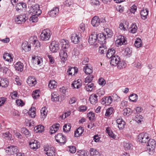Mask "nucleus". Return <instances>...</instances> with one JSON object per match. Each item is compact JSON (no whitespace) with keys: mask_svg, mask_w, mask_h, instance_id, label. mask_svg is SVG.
Wrapping results in <instances>:
<instances>
[{"mask_svg":"<svg viewBox=\"0 0 156 156\" xmlns=\"http://www.w3.org/2000/svg\"><path fill=\"white\" fill-rule=\"evenodd\" d=\"M50 31L48 29L43 30L40 35V39L43 41H48L50 39L51 36Z\"/></svg>","mask_w":156,"mask_h":156,"instance_id":"1","label":"nucleus"},{"mask_svg":"<svg viewBox=\"0 0 156 156\" xmlns=\"http://www.w3.org/2000/svg\"><path fill=\"white\" fill-rule=\"evenodd\" d=\"M44 151L47 152L46 154L48 156H55V150L52 146L45 144L44 146Z\"/></svg>","mask_w":156,"mask_h":156,"instance_id":"2","label":"nucleus"},{"mask_svg":"<svg viewBox=\"0 0 156 156\" xmlns=\"http://www.w3.org/2000/svg\"><path fill=\"white\" fill-rule=\"evenodd\" d=\"M105 21V20L102 18H100L97 16H94L91 20V23L94 27H97L102 23H103Z\"/></svg>","mask_w":156,"mask_h":156,"instance_id":"3","label":"nucleus"},{"mask_svg":"<svg viewBox=\"0 0 156 156\" xmlns=\"http://www.w3.org/2000/svg\"><path fill=\"white\" fill-rule=\"evenodd\" d=\"M156 145L155 141L152 139H150L147 144L146 146L147 150L150 152H153Z\"/></svg>","mask_w":156,"mask_h":156,"instance_id":"4","label":"nucleus"},{"mask_svg":"<svg viewBox=\"0 0 156 156\" xmlns=\"http://www.w3.org/2000/svg\"><path fill=\"white\" fill-rule=\"evenodd\" d=\"M127 41L124 36L119 35L117 37V39L115 41V44L118 47L122 45H126Z\"/></svg>","mask_w":156,"mask_h":156,"instance_id":"5","label":"nucleus"},{"mask_svg":"<svg viewBox=\"0 0 156 156\" xmlns=\"http://www.w3.org/2000/svg\"><path fill=\"white\" fill-rule=\"evenodd\" d=\"M149 138L147 134L142 133L138 136V140L139 142L142 143H145L149 140Z\"/></svg>","mask_w":156,"mask_h":156,"instance_id":"6","label":"nucleus"},{"mask_svg":"<svg viewBox=\"0 0 156 156\" xmlns=\"http://www.w3.org/2000/svg\"><path fill=\"white\" fill-rule=\"evenodd\" d=\"M30 13H32V14L37 15L39 16L41 13V11L40 9L39 6L38 5L36 4L33 6H31L30 10Z\"/></svg>","mask_w":156,"mask_h":156,"instance_id":"7","label":"nucleus"},{"mask_svg":"<svg viewBox=\"0 0 156 156\" xmlns=\"http://www.w3.org/2000/svg\"><path fill=\"white\" fill-rule=\"evenodd\" d=\"M29 144L30 148L34 151H36L40 147L39 142L37 140H32Z\"/></svg>","mask_w":156,"mask_h":156,"instance_id":"8","label":"nucleus"},{"mask_svg":"<svg viewBox=\"0 0 156 156\" xmlns=\"http://www.w3.org/2000/svg\"><path fill=\"white\" fill-rule=\"evenodd\" d=\"M18 150V147H17L12 146H9L5 149V152L8 155L16 154Z\"/></svg>","mask_w":156,"mask_h":156,"instance_id":"9","label":"nucleus"},{"mask_svg":"<svg viewBox=\"0 0 156 156\" xmlns=\"http://www.w3.org/2000/svg\"><path fill=\"white\" fill-rule=\"evenodd\" d=\"M55 137L56 141L60 143L64 144L66 142V137L61 133L58 134L55 136Z\"/></svg>","mask_w":156,"mask_h":156,"instance_id":"10","label":"nucleus"},{"mask_svg":"<svg viewBox=\"0 0 156 156\" xmlns=\"http://www.w3.org/2000/svg\"><path fill=\"white\" fill-rule=\"evenodd\" d=\"M50 51L52 52H56L59 49L58 43L56 41H53L49 46Z\"/></svg>","mask_w":156,"mask_h":156,"instance_id":"11","label":"nucleus"},{"mask_svg":"<svg viewBox=\"0 0 156 156\" xmlns=\"http://www.w3.org/2000/svg\"><path fill=\"white\" fill-rule=\"evenodd\" d=\"M62 49L69 51L70 50V45L68 40L64 39L62 40L61 41Z\"/></svg>","mask_w":156,"mask_h":156,"instance_id":"12","label":"nucleus"},{"mask_svg":"<svg viewBox=\"0 0 156 156\" xmlns=\"http://www.w3.org/2000/svg\"><path fill=\"white\" fill-rule=\"evenodd\" d=\"M27 18L26 17L25 14L20 15L18 16L15 18V21L17 24H21L24 23Z\"/></svg>","mask_w":156,"mask_h":156,"instance_id":"13","label":"nucleus"},{"mask_svg":"<svg viewBox=\"0 0 156 156\" xmlns=\"http://www.w3.org/2000/svg\"><path fill=\"white\" fill-rule=\"evenodd\" d=\"M112 98L111 96L104 97L101 100V104L104 105H109L112 103Z\"/></svg>","mask_w":156,"mask_h":156,"instance_id":"14","label":"nucleus"},{"mask_svg":"<svg viewBox=\"0 0 156 156\" xmlns=\"http://www.w3.org/2000/svg\"><path fill=\"white\" fill-rule=\"evenodd\" d=\"M59 9L58 7H55L48 12V15L52 17H55L59 13Z\"/></svg>","mask_w":156,"mask_h":156,"instance_id":"15","label":"nucleus"},{"mask_svg":"<svg viewBox=\"0 0 156 156\" xmlns=\"http://www.w3.org/2000/svg\"><path fill=\"white\" fill-rule=\"evenodd\" d=\"M97 36V34L95 33L92 34L89 36L88 42L90 45H92L96 43L97 41L98 40V38Z\"/></svg>","mask_w":156,"mask_h":156,"instance_id":"16","label":"nucleus"},{"mask_svg":"<svg viewBox=\"0 0 156 156\" xmlns=\"http://www.w3.org/2000/svg\"><path fill=\"white\" fill-rule=\"evenodd\" d=\"M28 84L30 87L34 86L37 83V81L36 79L34 76H29L27 81Z\"/></svg>","mask_w":156,"mask_h":156,"instance_id":"17","label":"nucleus"},{"mask_svg":"<svg viewBox=\"0 0 156 156\" xmlns=\"http://www.w3.org/2000/svg\"><path fill=\"white\" fill-rule=\"evenodd\" d=\"M110 64L113 66H116L117 65L118 62L120 60V58L118 56L114 55L111 58Z\"/></svg>","mask_w":156,"mask_h":156,"instance_id":"18","label":"nucleus"},{"mask_svg":"<svg viewBox=\"0 0 156 156\" xmlns=\"http://www.w3.org/2000/svg\"><path fill=\"white\" fill-rule=\"evenodd\" d=\"M82 86L81 80L80 79H78L77 80L74 81L71 84V87L73 89H79Z\"/></svg>","mask_w":156,"mask_h":156,"instance_id":"19","label":"nucleus"},{"mask_svg":"<svg viewBox=\"0 0 156 156\" xmlns=\"http://www.w3.org/2000/svg\"><path fill=\"white\" fill-rule=\"evenodd\" d=\"M97 35L98 38L97 39L98 41L101 42L102 44L105 43V40L107 38L106 35H105L103 33H99L97 34Z\"/></svg>","mask_w":156,"mask_h":156,"instance_id":"20","label":"nucleus"},{"mask_svg":"<svg viewBox=\"0 0 156 156\" xmlns=\"http://www.w3.org/2000/svg\"><path fill=\"white\" fill-rule=\"evenodd\" d=\"M66 51L61 49L59 53V55L61 59L63 62L66 61L67 59V54Z\"/></svg>","mask_w":156,"mask_h":156,"instance_id":"21","label":"nucleus"},{"mask_svg":"<svg viewBox=\"0 0 156 156\" xmlns=\"http://www.w3.org/2000/svg\"><path fill=\"white\" fill-rule=\"evenodd\" d=\"M80 36L76 34H72L71 37L72 42L76 44L78 43L80 40Z\"/></svg>","mask_w":156,"mask_h":156,"instance_id":"22","label":"nucleus"},{"mask_svg":"<svg viewBox=\"0 0 156 156\" xmlns=\"http://www.w3.org/2000/svg\"><path fill=\"white\" fill-rule=\"evenodd\" d=\"M3 58L5 61L11 62L13 61V58L11 54L7 52L5 53L3 55Z\"/></svg>","mask_w":156,"mask_h":156,"instance_id":"23","label":"nucleus"},{"mask_svg":"<svg viewBox=\"0 0 156 156\" xmlns=\"http://www.w3.org/2000/svg\"><path fill=\"white\" fill-rule=\"evenodd\" d=\"M15 67L16 70L20 72L23 71L24 66L23 63L20 62H16L15 64Z\"/></svg>","mask_w":156,"mask_h":156,"instance_id":"24","label":"nucleus"},{"mask_svg":"<svg viewBox=\"0 0 156 156\" xmlns=\"http://www.w3.org/2000/svg\"><path fill=\"white\" fill-rule=\"evenodd\" d=\"M29 41L31 44L35 45V47L40 46V44L36 37H31L29 39Z\"/></svg>","mask_w":156,"mask_h":156,"instance_id":"25","label":"nucleus"},{"mask_svg":"<svg viewBox=\"0 0 156 156\" xmlns=\"http://www.w3.org/2000/svg\"><path fill=\"white\" fill-rule=\"evenodd\" d=\"M98 97V96L96 94H92L90 96L89 100L91 104L95 105L97 102Z\"/></svg>","mask_w":156,"mask_h":156,"instance_id":"26","label":"nucleus"},{"mask_svg":"<svg viewBox=\"0 0 156 156\" xmlns=\"http://www.w3.org/2000/svg\"><path fill=\"white\" fill-rule=\"evenodd\" d=\"M26 7V4L25 3L21 2L17 4L16 9V11H19L22 10L23 9H25Z\"/></svg>","mask_w":156,"mask_h":156,"instance_id":"27","label":"nucleus"},{"mask_svg":"<svg viewBox=\"0 0 156 156\" xmlns=\"http://www.w3.org/2000/svg\"><path fill=\"white\" fill-rule=\"evenodd\" d=\"M9 84V81L7 79L0 78V86L5 88L8 86Z\"/></svg>","mask_w":156,"mask_h":156,"instance_id":"28","label":"nucleus"},{"mask_svg":"<svg viewBox=\"0 0 156 156\" xmlns=\"http://www.w3.org/2000/svg\"><path fill=\"white\" fill-rule=\"evenodd\" d=\"M115 51L113 48L109 49L106 54L107 57L109 58L113 57L115 54Z\"/></svg>","mask_w":156,"mask_h":156,"instance_id":"29","label":"nucleus"},{"mask_svg":"<svg viewBox=\"0 0 156 156\" xmlns=\"http://www.w3.org/2000/svg\"><path fill=\"white\" fill-rule=\"evenodd\" d=\"M59 95L56 92L52 93L51 95V100L53 102L59 101Z\"/></svg>","mask_w":156,"mask_h":156,"instance_id":"30","label":"nucleus"},{"mask_svg":"<svg viewBox=\"0 0 156 156\" xmlns=\"http://www.w3.org/2000/svg\"><path fill=\"white\" fill-rule=\"evenodd\" d=\"M84 129L83 127H79L75 132L74 136L75 137H78L83 133Z\"/></svg>","mask_w":156,"mask_h":156,"instance_id":"31","label":"nucleus"},{"mask_svg":"<svg viewBox=\"0 0 156 156\" xmlns=\"http://www.w3.org/2000/svg\"><path fill=\"white\" fill-rule=\"evenodd\" d=\"M57 86V83L55 80H51L49 81L48 87L51 89L56 88Z\"/></svg>","mask_w":156,"mask_h":156,"instance_id":"32","label":"nucleus"},{"mask_svg":"<svg viewBox=\"0 0 156 156\" xmlns=\"http://www.w3.org/2000/svg\"><path fill=\"white\" fill-rule=\"evenodd\" d=\"M104 34L107 37V38L111 37L113 35L112 31L109 28H106L105 29Z\"/></svg>","mask_w":156,"mask_h":156,"instance_id":"33","label":"nucleus"},{"mask_svg":"<svg viewBox=\"0 0 156 156\" xmlns=\"http://www.w3.org/2000/svg\"><path fill=\"white\" fill-rule=\"evenodd\" d=\"M148 11L147 9L142 10L140 12V15L141 18L144 20H145L147 18L148 14Z\"/></svg>","mask_w":156,"mask_h":156,"instance_id":"34","label":"nucleus"},{"mask_svg":"<svg viewBox=\"0 0 156 156\" xmlns=\"http://www.w3.org/2000/svg\"><path fill=\"white\" fill-rule=\"evenodd\" d=\"M34 131L36 133H41L44 130V126L42 125H39L34 127Z\"/></svg>","mask_w":156,"mask_h":156,"instance_id":"35","label":"nucleus"},{"mask_svg":"<svg viewBox=\"0 0 156 156\" xmlns=\"http://www.w3.org/2000/svg\"><path fill=\"white\" fill-rule=\"evenodd\" d=\"M41 118L44 119L47 114V110L45 107H43L41 110Z\"/></svg>","mask_w":156,"mask_h":156,"instance_id":"36","label":"nucleus"},{"mask_svg":"<svg viewBox=\"0 0 156 156\" xmlns=\"http://www.w3.org/2000/svg\"><path fill=\"white\" fill-rule=\"evenodd\" d=\"M78 69L76 67L74 68L70 67L69 68L67 71V73L69 75H72V73L70 72V71H74V74L78 72Z\"/></svg>","mask_w":156,"mask_h":156,"instance_id":"37","label":"nucleus"},{"mask_svg":"<svg viewBox=\"0 0 156 156\" xmlns=\"http://www.w3.org/2000/svg\"><path fill=\"white\" fill-rule=\"evenodd\" d=\"M90 151L91 156H100L99 152L95 149L91 148Z\"/></svg>","mask_w":156,"mask_h":156,"instance_id":"38","label":"nucleus"},{"mask_svg":"<svg viewBox=\"0 0 156 156\" xmlns=\"http://www.w3.org/2000/svg\"><path fill=\"white\" fill-rule=\"evenodd\" d=\"M106 133L108 134L109 136L114 139H115L116 138V136L115 135L113 132L111 130L110 128L108 127L106 129Z\"/></svg>","mask_w":156,"mask_h":156,"instance_id":"39","label":"nucleus"},{"mask_svg":"<svg viewBox=\"0 0 156 156\" xmlns=\"http://www.w3.org/2000/svg\"><path fill=\"white\" fill-rule=\"evenodd\" d=\"M124 147L125 150H129L133 148V146L130 142H128L124 143Z\"/></svg>","mask_w":156,"mask_h":156,"instance_id":"40","label":"nucleus"},{"mask_svg":"<svg viewBox=\"0 0 156 156\" xmlns=\"http://www.w3.org/2000/svg\"><path fill=\"white\" fill-rule=\"evenodd\" d=\"M21 133L24 134L27 137H29L30 136V134L29 131L26 128H22L21 129Z\"/></svg>","mask_w":156,"mask_h":156,"instance_id":"41","label":"nucleus"},{"mask_svg":"<svg viewBox=\"0 0 156 156\" xmlns=\"http://www.w3.org/2000/svg\"><path fill=\"white\" fill-rule=\"evenodd\" d=\"M117 66L118 69H121L125 68L126 66V64L124 61H121L120 60L118 63Z\"/></svg>","mask_w":156,"mask_h":156,"instance_id":"42","label":"nucleus"},{"mask_svg":"<svg viewBox=\"0 0 156 156\" xmlns=\"http://www.w3.org/2000/svg\"><path fill=\"white\" fill-rule=\"evenodd\" d=\"M83 70L85 73L87 75H90L93 72V70L87 65H85L83 68Z\"/></svg>","mask_w":156,"mask_h":156,"instance_id":"43","label":"nucleus"},{"mask_svg":"<svg viewBox=\"0 0 156 156\" xmlns=\"http://www.w3.org/2000/svg\"><path fill=\"white\" fill-rule=\"evenodd\" d=\"M138 99V96L136 94H132L129 96V100L133 102H136Z\"/></svg>","mask_w":156,"mask_h":156,"instance_id":"44","label":"nucleus"},{"mask_svg":"<svg viewBox=\"0 0 156 156\" xmlns=\"http://www.w3.org/2000/svg\"><path fill=\"white\" fill-rule=\"evenodd\" d=\"M114 109L112 107H110L106 110L105 115L107 117L110 116L114 112Z\"/></svg>","mask_w":156,"mask_h":156,"instance_id":"45","label":"nucleus"},{"mask_svg":"<svg viewBox=\"0 0 156 156\" xmlns=\"http://www.w3.org/2000/svg\"><path fill=\"white\" fill-rule=\"evenodd\" d=\"M22 48L26 51H28L30 50L31 46L29 44L28 45L27 42H24L22 45Z\"/></svg>","mask_w":156,"mask_h":156,"instance_id":"46","label":"nucleus"},{"mask_svg":"<svg viewBox=\"0 0 156 156\" xmlns=\"http://www.w3.org/2000/svg\"><path fill=\"white\" fill-rule=\"evenodd\" d=\"M131 109L129 108H125L123 110V114L124 116H128L132 113Z\"/></svg>","mask_w":156,"mask_h":156,"instance_id":"47","label":"nucleus"},{"mask_svg":"<svg viewBox=\"0 0 156 156\" xmlns=\"http://www.w3.org/2000/svg\"><path fill=\"white\" fill-rule=\"evenodd\" d=\"M119 27L121 30H126L128 28V25L127 24L126 22L125 21L123 23H121Z\"/></svg>","mask_w":156,"mask_h":156,"instance_id":"48","label":"nucleus"},{"mask_svg":"<svg viewBox=\"0 0 156 156\" xmlns=\"http://www.w3.org/2000/svg\"><path fill=\"white\" fill-rule=\"evenodd\" d=\"M32 58L34 60L35 63H37L38 65H41L43 62L42 58L41 57H36L35 58L33 57Z\"/></svg>","mask_w":156,"mask_h":156,"instance_id":"49","label":"nucleus"},{"mask_svg":"<svg viewBox=\"0 0 156 156\" xmlns=\"http://www.w3.org/2000/svg\"><path fill=\"white\" fill-rule=\"evenodd\" d=\"M134 45L137 48H139L142 45L141 40L140 38H137L135 42Z\"/></svg>","mask_w":156,"mask_h":156,"instance_id":"50","label":"nucleus"},{"mask_svg":"<svg viewBox=\"0 0 156 156\" xmlns=\"http://www.w3.org/2000/svg\"><path fill=\"white\" fill-rule=\"evenodd\" d=\"M71 128V125L70 123L65 124L63 127V130L64 132H67L70 131Z\"/></svg>","mask_w":156,"mask_h":156,"instance_id":"51","label":"nucleus"},{"mask_svg":"<svg viewBox=\"0 0 156 156\" xmlns=\"http://www.w3.org/2000/svg\"><path fill=\"white\" fill-rule=\"evenodd\" d=\"M40 91L39 90H36L33 92L32 97L34 99H37L40 97Z\"/></svg>","mask_w":156,"mask_h":156,"instance_id":"52","label":"nucleus"},{"mask_svg":"<svg viewBox=\"0 0 156 156\" xmlns=\"http://www.w3.org/2000/svg\"><path fill=\"white\" fill-rule=\"evenodd\" d=\"M85 24L83 23H81L78 28V30L79 31V33L80 34L83 33L85 30Z\"/></svg>","mask_w":156,"mask_h":156,"instance_id":"53","label":"nucleus"},{"mask_svg":"<svg viewBox=\"0 0 156 156\" xmlns=\"http://www.w3.org/2000/svg\"><path fill=\"white\" fill-rule=\"evenodd\" d=\"M33 16L30 18V20L32 23L36 22L38 21L37 17L39 16L37 15L32 14Z\"/></svg>","mask_w":156,"mask_h":156,"instance_id":"54","label":"nucleus"},{"mask_svg":"<svg viewBox=\"0 0 156 156\" xmlns=\"http://www.w3.org/2000/svg\"><path fill=\"white\" fill-rule=\"evenodd\" d=\"M87 86H85L86 89L87 91H91L94 87V85L92 83H88Z\"/></svg>","mask_w":156,"mask_h":156,"instance_id":"55","label":"nucleus"},{"mask_svg":"<svg viewBox=\"0 0 156 156\" xmlns=\"http://www.w3.org/2000/svg\"><path fill=\"white\" fill-rule=\"evenodd\" d=\"M68 150H69L70 153L74 154L76 152V149L74 146H68Z\"/></svg>","mask_w":156,"mask_h":156,"instance_id":"56","label":"nucleus"},{"mask_svg":"<svg viewBox=\"0 0 156 156\" xmlns=\"http://www.w3.org/2000/svg\"><path fill=\"white\" fill-rule=\"evenodd\" d=\"M94 76L93 75H90V76H87L85 79V83H90L93 80Z\"/></svg>","mask_w":156,"mask_h":156,"instance_id":"57","label":"nucleus"},{"mask_svg":"<svg viewBox=\"0 0 156 156\" xmlns=\"http://www.w3.org/2000/svg\"><path fill=\"white\" fill-rule=\"evenodd\" d=\"M135 120L138 123H141L143 121V116L140 115H137L136 116Z\"/></svg>","mask_w":156,"mask_h":156,"instance_id":"58","label":"nucleus"},{"mask_svg":"<svg viewBox=\"0 0 156 156\" xmlns=\"http://www.w3.org/2000/svg\"><path fill=\"white\" fill-rule=\"evenodd\" d=\"M87 116L90 120H93L95 118L94 113L92 112H90L88 113L87 114Z\"/></svg>","mask_w":156,"mask_h":156,"instance_id":"59","label":"nucleus"},{"mask_svg":"<svg viewBox=\"0 0 156 156\" xmlns=\"http://www.w3.org/2000/svg\"><path fill=\"white\" fill-rule=\"evenodd\" d=\"M105 46H101L99 47V52L101 54L104 53V52L106 51V48Z\"/></svg>","mask_w":156,"mask_h":156,"instance_id":"60","label":"nucleus"},{"mask_svg":"<svg viewBox=\"0 0 156 156\" xmlns=\"http://www.w3.org/2000/svg\"><path fill=\"white\" fill-rule=\"evenodd\" d=\"M137 30V27L136 25L133 24L132 26L131 29L130 30V32L133 34L135 33Z\"/></svg>","mask_w":156,"mask_h":156,"instance_id":"61","label":"nucleus"},{"mask_svg":"<svg viewBox=\"0 0 156 156\" xmlns=\"http://www.w3.org/2000/svg\"><path fill=\"white\" fill-rule=\"evenodd\" d=\"M77 154L79 156H87V153L85 151L80 150L77 152Z\"/></svg>","mask_w":156,"mask_h":156,"instance_id":"62","label":"nucleus"},{"mask_svg":"<svg viewBox=\"0 0 156 156\" xmlns=\"http://www.w3.org/2000/svg\"><path fill=\"white\" fill-rule=\"evenodd\" d=\"M132 53V50L128 48H126L125 49L124 54L126 55H130Z\"/></svg>","mask_w":156,"mask_h":156,"instance_id":"63","label":"nucleus"},{"mask_svg":"<svg viewBox=\"0 0 156 156\" xmlns=\"http://www.w3.org/2000/svg\"><path fill=\"white\" fill-rule=\"evenodd\" d=\"M48 57L49 58V64H53L55 62V60L53 56L51 55H48Z\"/></svg>","mask_w":156,"mask_h":156,"instance_id":"64","label":"nucleus"}]
</instances>
